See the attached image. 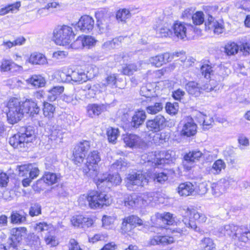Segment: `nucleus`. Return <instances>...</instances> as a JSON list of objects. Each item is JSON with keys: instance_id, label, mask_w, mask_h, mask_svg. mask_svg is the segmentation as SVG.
I'll return each mask as SVG.
<instances>
[{"instance_id": "obj_12", "label": "nucleus", "mask_w": 250, "mask_h": 250, "mask_svg": "<svg viewBox=\"0 0 250 250\" xmlns=\"http://www.w3.org/2000/svg\"><path fill=\"white\" fill-rule=\"evenodd\" d=\"M95 16L97 19L96 25L99 32L100 33L107 32L109 29V18L107 15L104 11H101L96 12Z\"/></svg>"}, {"instance_id": "obj_44", "label": "nucleus", "mask_w": 250, "mask_h": 250, "mask_svg": "<svg viewBox=\"0 0 250 250\" xmlns=\"http://www.w3.org/2000/svg\"><path fill=\"white\" fill-rule=\"evenodd\" d=\"M26 231V228L24 227L13 228L11 230V233L16 241L20 242L21 240L22 237L25 235Z\"/></svg>"}, {"instance_id": "obj_3", "label": "nucleus", "mask_w": 250, "mask_h": 250, "mask_svg": "<svg viewBox=\"0 0 250 250\" xmlns=\"http://www.w3.org/2000/svg\"><path fill=\"white\" fill-rule=\"evenodd\" d=\"M184 210L185 214L183 221L185 226L189 229L197 231V225L192 219L202 223H205L207 219V217L204 214L198 212L193 208H187L184 209Z\"/></svg>"}, {"instance_id": "obj_30", "label": "nucleus", "mask_w": 250, "mask_h": 250, "mask_svg": "<svg viewBox=\"0 0 250 250\" xmlns=\"http://www.w3.org/2000/svg\"><path fill=\"white\" fill-rule=\"evenodd\" d=\"M12 68H15L16 71H21L22 67L14 63L11 60L3 59L2 60L1 64L0 66V70L1 72L10 71Z\"/></svg>"}, {"instance_id": "obj_31", "label": "nucleus", "mask_w": 250, "mask_h": 250, "mask_svg": "<svg viewBox=\"0 0 250 250\" xmlns=\"http://www.w3.org/2000/svg\"><path fill=\"white\" fill-rule=\"evenodd\" d=\"M172 29L175 35L178 38L183 39L186 37L187 27L185 24L176 22L173 24Z\"/></svg>"}, {"instance_id": "obj_37", "label": "nucleus", "mask_w": 250, "mask_h": 250, "mask_svg": "<svg viewBox=\"0 0 250 250\" xmlns=\"http://www.w3.org/2000/svg\"><path fill=\"white\" fill-rule=\"evenodd\" d=\"M156 217L157 222H162L164 224L168 225H172L174 222L172 214L169 212L158 213L156 214Z\"/></svg>"}, {"instance_id": "obj_38", "label": "nucleus", "mask_w": 250, "mask_h": 250, "mask_svg": "<svg viewBox=\"0 0 250 250\" xmlns=\"http://www.w3.org/2000/svg\"><path fill=\"white\" fill-rule=\"evenodd\" d=\"M21 5V2L17 1L2 7L0 8V16H4L10 12L14 13L15 11H18Z\"/></svg>"}, {"instance_id": "obj_34", "label": "nucleus", "mask_w": 250, "mask_h": 250, "mask_svg": "<svg viewBox=\"0 0 250 250\" xmlns=\"http://www.w3.org/2000/svg\"><path fill=\"white\" fill-rule=\"evenodd\" d=\"M224 181V180L221 179L217 183L212 184V191L214 195L219 196L226 191L227 185H225Z\"/></svg>"}, {"instance_id": "obj_52", "label": "nucleus", "mask_w": 250, "mask_h": 250, "mask_svg": "<svg viewBox=\"0 0 250 250\" xmlns=\"http://www.w3.org/2000/svg\"><path fill=\"white\" fill-rule=\"evenodd\" d=\"M58 177L53 173H45L43 177V180L48 185H53L56 183L58 180Z\"/></svg>"}, {"instance_id": "obj_58", "label": "nucleus", "mask_w": 250, "mask_h": 250, "mask_svg": "<svg viewBox=\"0 0 250 250\" xmlns=\"http://www.w3.org/2000/svg\"><path fill=\"white\" fill-rule=\"evenodd\" d=\"M130 16V12L126 9L119 10L116 14L117 20L121 21H125L126 19L129 18Z\"/></svg>"}, {"instance_id": "obj_32", "label": "nucleus", "mask_w": 250, "mask_h": 250, "mask_svg": "<svg viewBox=\"0 0 250 250\" xmlns=\"http://www.w3.org/2000/svg\"><path fill=\"white\" fill-rule=\"evenodd\" d=\"M154 92V89L150 84L142 86L140 91L141 95L144 97V99H142V104H145L147 99L157 97L153 95Z\"/></svg>"}, {"instance_id": "obj_7", "label": "nucleus", "mask_w": 250, "mask_h": 250, "mask_svg": "<svg viewBox=\"0 0 250 250\" xmlns=\"http://www.w3.org/2000/svg\"><path fill=\"white\" fill-rule=\"evenodd\" d=\"M94 181L97 187L105 186L110 187L111 185H118L122 181L121 178L119 174H110L104 173L103 175L94 177Z\"/></svg>"}, {"instance_id": "obj_54", "label": "nucleus", "mask_w": 250, "mask_h": 250, "mask_svg": "<svg viewBox=\"0 0 250 250\" xmlns=\"http://www.w3.org/2000/svg\"><path fill=\"white\" fill-rule=\"evenodd\" d=\"M152 179L155 183L163 184L168 179V176L164 172L155 173L152 175Z\"/></svg>"}, {"instance_id": "obj_19", "label": "nucleus", "mask_w": 250, "mask_h": 250, "mask_svg": "<svg viewBox=\"0 0 250 250\" xmlns=\"http://www.w3.org/2000/svg\"><path fill=\"white\" fill-rule=\"evenodd\" d=\"M21 103L25 114H29L30 116H34L40 111L37 103L31 99H26L24 101L21 102Z\"/></svg>"}, {"instance_id": "obj_51", "label": "nucleus", "mask_w": 250, "mask_h": 250, "mask_svg": "<svg viewBox=\"0 0 250 250\" xmlns=\"http://www.w3.org/2000/svg\"><path fill=\"white\" fill-rule=\"evenodd\" d=\"M138 70V67L136 64H128L123 67L122 73L125 75H131Z\"/></svg>"}, {"instance_id": "obj_39", "label": "nucleus", "mask_w": 250, "mask_h": 250, "mask_svg": "<svg viewBox=\"0 0 250 250\" xmlns=\"http://www.w3.org/2000/svg\"><path fill=\"white\" fill-rule=\"evenodd\" d=\"M26 81L36 87H43L45 84L44 78L41 75H33L30 79H27Z\"/></svg>"}, {"instance_id": "obj_18", "label": "nucleus", "mask_w": 250, "mask_h": 250, "mask_svg": "<svg viewBox=\"0 0 250 250\" xmlns=\"http://www.w3.org/2000/svg\"><path fill=\"white\" fill-rule=\"evenodd\" d=\"M123 140L126 146L129 147H142L145 146V142L141 137L135 134L124 135Z\"/></svg>"}, {"instance_id": "obj_16", "label": "nucleus", "mask_w": 250, "mask_h": 250, "mask_svg": "<svg viewBox=\"0 0 250 250\" xmlns=\"http://www.w3.org/2000/svg\"><path fill=\"white\" fill-rule=\"evenodd\" d=\"M94 25L93 19L88 15L81 17L77 23V27L82 32L88 33L91 31Z\"/></svg>"}, {"instance_id": "obj_53", "label": "nucleus", "mask_w": 250, "mask_h": 250, "mask_svg": "<svg viewBox=\"0 0 250 250\" xmlns=\"http://www.w3.org/2000/svg\"><path fill=\"white\" fill-rule=\"evenodd\" d=\"M122 39V37H119L118 38L114 39L112 41L105 42L102 44V48L106 50L114 48L116 47V44H118V42L121 41Z\"/></svg>"}, {"instance_id": "obj_41", "label": "nucleus", "mask_w": 250, "mask_h": 250, "mask_svg": "<svg viewBox=\"0 0 250 250\" xmlns=\"http://www.w3.org/2000/svg\"><path fill=\"white\" fill-rule=\"evenodd\" d=\"M49 139L52 141H61L62 139V132L58 125H54L50 129Z\"/></svg>"}, {"instance_id": "obj_56", "label": "nucleus", "mask_w": 250, "mask_h": 250, "mask_svg": "<svg viewBox=\"0 0 250 250\" xmlns=\"http://www.w3.org/2000/svg\"><path fill=\"white\" fill-rule=\"evenodd\" d=\"M192 20L194 24L200 25L205 21L204 15L202 12H197L192 16Z\"/></svg>"}, {"instance_id": "obj_17", "label": "nucleus", "mask_w": 250, "mask_h": 250, "mask_svg": "<svg viewBox=\"0 0 250 250\" xmlns=\"http://www.w3.org/2000/svg\"><path fill=\"white\" fill-rule=\"evenodd\" d=\"M218 233L221 236H229L233 239L235 236L239 234L240 228L233 224H229L221 226L218 229Z\"/></svg>"}, {"instance_id": "obj_57", "label": "nucleus", "mask_w": 250, "mask_h": 250, "mask_svg": "<svg viewBox=\"0 0 250 250\" xmlns=\"http://www.w3.org/2000/svg\"><path fill=\"white\" fill-rule=\"evenodd\" d=\"M140 207L146 206L151 201V196L148 193H143L138 195Z\"/></svg>"}, {"instance_id": "obj_9", "label": "nucleus", "mask_w": 250, "mask_h": 250, "mask_svg": "<svg viewBox=\"0 0 250 250\" xmlns=\"http://www.w3.org/2000/svg\"><path fill=\"white\" fill-rule=\"evenodd\" d=\"M164 99L159 97H153L147 99L145 104L148 114L154 115L162 110L164 104Z\"/></svg>"}, {"instance_id": "obj_28", "label": "nucleus", "mask_w": 250, "mask_h": 250, "mask_svg": "<svg viewBox=\"0 0 250 250\" xmlns=\"http://www.w3.org/2000/svg\"><path fill=\"white\" fill-rule=\"evenodd\" d=\"M226 167L225 162L222 159H218L213 163L211 167L208 168L207 170L209 174L218 175L221 173L222 170L226 168Z\"/></svg>"}, {"instance_id": "obj_4", "label": "nucleus", "mask_w": 250, "mask_h": 250, "mask_svg": "<svg viewBox=\"0 0 250 250\" xmlns=\"http://www.w3.org/2000/svg\"><path fill=\"white\" fill-rule=\"evenodd\" d=\"M148 182L147 176L140 171L128 174L125 179L126 187L130 190H137L139 187L145 186Z\"/></svg>"}, {"instance_id": "obj_8", "label": "nucleus", "mask_w": 250, "mask_h": 250, "mask_svg": "<svg viewBox=\"0 0 250 250\" xmlns=\"http://www.w3.org/2000/svg\"><path fill=\"white\" fill-rule=\"evenodd\" d=\"M181 56V62H184L186 60V58L185 52L182 51L173 53L171 58H170V55L168 53L158 55L150 58L148 61V62L156 67H160L164 63L170 61L171 59Z\"/></svg>"}, {"instance_id": "obj_47", "label": "nucleus", "mask_w": 250, "mask_h": 250, "mask_svg": "<svg viewBox=\"0 0 250 250\" xmlns=\"http://www.w3.org/2000/svg\"><path fill=\"white\" fill-rule=\"evenodd\" d=\"M20 132L22 135H24L27 143L31 142L34 138V130L31 126L22 127Z\"/></svg>"}, {"instance_id": "obj_33", "label": "nucleus", "mask_w": 250, "mask_h": 250, "mask_svg": "<svg viewBox=\"0 0 250 250\" xmlns=\"http://www.w3.org/2000/svg\"><path fill=\"white\" fill-rule=\"evenodd\" d=\"M29 62L33 64L44 65L47 63V59L45 56L37 52L31 54Z\"/></svg>"}, {"instance_id": "obj_24", "label": "nucleus", "mask_w": 250, "mask_h": 250, "mask_svg": "<svg viewBox=\"0 0 250 250\" xmlns=\"http://www.w3.org/2000/svg\"><path fill=\"white\" fill-rule=\"evenodd\" d=\"M19 175L24 176L29 174L31 179L36 178L39 174V170L37 167H32L31 165L20 166L18 167Z\"/></svg>"}, {"instance_id": "obj_50", "label": "nucleus", "mask_w": 250, "mask_h": 250, "mask_svg": "<svg viewBox=\"0 0 250 250\" xmlns=\"http://www.w3.org/2000/svg\"><path fill=\"white\" fill-rule=\"evenodd\" d=\"M201 72L205 78L208 79L214 75L212 67L208 64H204L201 67Z\"/></svg>"}, {"instance_id": "obj_35", "label": "nucleus", "mask_w": 250, "mask_h": 250, "mask_svg": "<svg viewBox=\"0 0 250 250\" xmlns=\"http://www.w3.org/2000/svg\"><path fill=\"white\" fill-rule=\"evenodd\" d=\"M202 156V153L200 151L198 150H195L189 152L188 153L186 154L184 156V165L186 166V163H192L195 162L196 161L199 160V159Z\"/></svg>"}, {"instance_id": "obj_2", "label": "nucleus", "mask_w": 250, "mask_h": 250, "mask_svg": "<svg viewBox=\"0 0 250 250\" xmlns=\"http://www.w3.org/2000/svg\"><path fill=\"white\" fill-rule=\"evenodd\" d=\"M7 120L11 124H14L20 121L25 114L21 102L18 99H11L7 104Z\"/></svg>"}, {"instance_id": "obj_27", "label": "nucleus", "mask_w": 250, "mask_h": 250, "mask_svg": "<svg viewBox=\"0 0 250 250\" xmlns=\"http://www.w3.org/2000/svg\"><path fill=\"white\" fill-rule=\"evenodd\" d=\"M201 85L195 82L191 81L185 85L188 93L194 97H199L201 94Z\"/></svg>"}, {"instance_id": "obj_60", "label": "nucleus", "mask_w": 250, "mask_h": 250, "mask_svg": "<svg viewBox=\"0 0 250 250\" xmlns=\"http://www.w3.org/2000/svg\"><path fill=\"white\" fill-rule=\"evenodd\" d=\"M35 229L38 232H43L51 229L52 226L51 224H48L46 222H39L36 224Z\"/></svg>"}, {"instance_id": "obj_42", "label": "nucleus", "mask_w": 250, "mask_h": 250, "mask_svg": "<svg viewBox=\"0 0 250 250\" xmlns=\"http://www.w3.org/2000/svg\"><path fill=\"white\" fill-rule=\"evenodd\" d=\"M104 105L93 104L87 106V113L89 116L93 117L98 116L103 111Z\"/></svg>"}, {"instance_id": "obj_45", "label": "nucleus", "mask_w": 250, "mask_h": 250, "mask_svg": "<svg viewBox=\"0 0 250 250\" xmlns=\"http://www.w3.org/2000/svg\"><path fill=\"white\" fill-rule=\"evenodd\" d=\"M240 48V46L239 47L234 42H229L225 45V52L229 56L234 55L238 52Z\"/></svg>"}, {"instance_id": "obj_26", "label": "nucleus", "mask_w": 250, "mask_h": 250, "mask_svg": "<svg viewBox=\"0 0 250 250\" xmlns=\"http://www.w3.org/2000/svg\"><path fill=\"white\" fill-rule=\"evenodd\" d=\"M174 242V240L172 237L156 235L150 239L149 243L152 245H161L165 246L172 244Z\"/></svg>"}, {"instance_id": "obj_22", "label": "nucleus", "mask_w": 250, "mask_h": 250, "mask_svg": "<svg viewBox=\"0 0 250 250\" xmlns=\"http://www.w3.org/2000/svg\"><path fill=\"white\" fill-rule=\"evenodd\" d=\"M9 143L14 148L17 149H21L25 147V145L28 143L24 135H22L20 132L10 137Z\"/></svg>"}, {"instance_id": "obj_25", "label": "nucleus", "mask_w": 250, "mask_h": 250, "mask_svg": "<svg viewBox=\"0 0 250 250\" xmlns=\"http://www.w3.org/2000/svg\"><path fill=\"white\" fill-rule=\"evenodd\" d=\"M165 151L160 152H155L153 154V152L149 153L148 157H154V158H149L147 160V163H151L152 166L156 167L165 164Z\"/></svg>"}, {"instance_id": "obj_14", "label": "nucleus", "mask_w": 250, "mask_h": 250, "mask_svg": "<svg viewBox=\"0 0 250 250\" xmlns=\"http://www.w3.org/2000/svg\"><path fill=\"white\" fill-rule=\"evenodd\" d=\"M60 77L63 82L72 81L76 83H83L86 80L85 74L82 71H73L70 74L66 75L64 72L60 73Z\"/></svg>"}, {"instance_id": "obj_23", "label": "nucleus", "mask_w": 250, "mask_h": 250, "mask_svg": "<svg viewBox=\"0 0 250 250\" xmlns=\"http://www.w3.org/2000/svg\"><path fill=\"white\" fill-rule=\"evenodd\" d=\"M177 191L180 196L194 195L195 187L191 183L187 182L180 184Z\"/></svg>"}, {"instance_id": "obj_5", "label": "nucleus", "mask_w": 250, "mask_h": 250, "mask_svg": "<svg viewBox=\"0 0 250 250\" xmlns=\"http://www.w3.org/2000/svg\"><path fill=\"white\" fill-rule=\"evenodd\" d=\"M100 161L101 157L99 153L96 150L91 152L86 158V168H83V172L87 176L93 178L97 177L98 175V165Z\"/></svg>"}, {"instance_id": "obj_10", "label": "nucleus", "mask_w": 250, "mask_h": 250, "mask_svg": "<svg viewBox=\"0 0 250 250\" xmlns=\"http://www.w3.org/2000/svg\"><path fill=\"white\" fill-rule=\"evenodd\" d=\"M89 148L90 143L87 141L81 142L75 146L73 153V160L76 165L81 164L83 162L85 154Z\"/></svg>"}, {"instance_id": "obj_55", "label": "nucleus", "mask_w": 250, "mask_h": 250, "mask_svg": "<svg viewBox=\"0 0 250 250\" xmlns=\"http://www.w3.org/2000/svg\"><path fill=\"white\" fill-rule=\"evenodd\" d=\"M241 231H239V234L235 236L234 239H238L239 241L246 242L249 240H250V231L249 230H243L240 228Z\"/></svg>"}, {"instance_id": "obj_62", "label": "nucleus", "mask_w": 250, "mask_h": 250, "mask_svg": "<svg viewBox=\"0 0 250 250\" xmlns=\"http://www.w3.org/2000/svg\"><path fill=\"white\" fill-rule=\"evenodd\" d=\"M127 165V164L126 162L122 159H120L116 161L114 164H113L112 165V167L113 169H116L117 170H124L125 169Z\"/></svg>"}, {"instance_id": "obj_15", "label": "nucleus", "mask_w": 250, "mask_h": 250, "mask_svg": "<svg viewBox=\"0 0 250 250\" xmlns=\"http://www.w3.org/2000/svg\"><path fill=\"white\" fill-rule=\"evenodd\" d=\"M143 225L142 220L138 216L130 215L124 219L122 223V229L125 231H129L136 226Z\"/></svg>"}, {"instance_id": "obj_6", "label": "nucleus", "mask_w": 250, "mask_h": 250, "mask_svg": "<svg viewBox=\"0 0 250 250\" xmlns=\"http://www.w3.org/2000/svg\"><path fill=\"white\" fill-rule=\"evenodd\" d=\"M89 207L92 209L102 208L104 206H109L111 199L108 195L97 191L89 192Z\"/></svg>"}, {"instance_id": "obj_29", "label": "nucleus", "mask_w": 250, "mask_h": 250, "mask_svg": "<svg viewBox=\"0 0 250 250\" xmlns=\"http://www.w3.org/2000/svg\"><path fill=\"white\" fill-rule=\"evenodd\" d=\"M146 117V116L145 111L139 110L136 111L132 118V125L134 127H138L143 124Z\"/></svg>"}, {"instance_id": "obj_59", "label": "nucleus", "mask_w": 250, "mask_h": 250, "mask_svg": "<svg viewBox=\"0 0 250 250\" xmlns=\"http://www.w3.org/2000/svg\"><path fill=\"white\" fill-rule=\"evenodd\" d=\"M208 190V184L205 182L200 183L197 187L195 188L194 195H204Z\"/></svg>"}, {"instance_id": "obj_61", "label": "nucleus", "mask_w": 250, "mask_h": 250, "mask_svg": "<svg viewBox=\"0 0 250 250\" xmlns=\"http://www.w3.org/2000/svg\"><path fill=\"white\" fill-rule=\"evenodd\" d=\"M83 40L84 48H89L94 46L96 42V41L94 38L89 36L83 37Z\"/></svg>"}, {"instance_id": "obj_36", "label": "nucleus", "mask_w": 250, "mask_h": 250, "mask_svg": "<svg viewBox=\"0 0 250 250\" xmlns=\"http://www.w3.org/2000/svg\"><path fill=\"white\" fill-rule=\"evenodd\" d=\"M124 204L125 207L129 208L140 207L138 194L133 193L126 197Z\"/></svg>"}, {"instance_id": "obj_40", "label": "nucleus", "mask_w": 250, "mask_h": 250, "mask_svg": "<svg viewBox=\"0 0 250 250\" xmlns=\"http://www.w3.org/2000/svg\"><path fill=\"white\" fill-rule=\"evenodd\" d=\"M64 87L62 86H54L48 91V99L50 101H54L57 97L63 92Z\"/></svg>"}, {"instance_id": "obj_1", "label": "nucleus", "mask_w": 250, "mask_h": 250, "mask_svg": "<svg viewBox=\"0 0 250 250\" xmlns=\"http://www.w3.org/2000/svg\"><path fill=\"white\" fill-rule=\"evenodd\" d=\"M74 36L72 27L68 25H59L53 31V38L56 43L66 45L70 43Z\"/></svg>"}, {"instance_id": "obj_49", "label": "nucleus", "mask_w": 250, "mask_h": 250, "mask_svg": "<svg viewBox=\"0 0 250 250\" xmlns=\"http://www.w3.org/2000/svg\"><path fill=\"white\" fill-rule=\"evenodd\" d=\"M119 131L118 128L110 127L107 128V135L109 141L112 143H115L119 136Z\"/></svg>"}, {"instance_id": "obj_21", "label": "nucleus", "mask_w": 250, "mask_h": 250, "mask_svg": "<svg viewBox=\"0 0 250 250\" xmlns=\"http://www.w3.org/2000/svg\"><path fill=\"white\" fill-rule=\"evenodd\" d=\"M205 25L208 29L213 30L216 34H219L223 32L224 26L222 21H217L211 16H209L207 21H205Z\"/></svg>"}, {"instance_id": "obj_11", "label": "nucleus", "mask_w": 250, "mask_h": 250, "mask_svg": "<svg viewBox=\"0 0 250 250\" xmlns=\"http://www.w3.org/2000/svg\"><path fill=\"white\" fill-rule=\"evenodd\" d=\"M181 125H183L180 131L181 136L190 137L196 134L197 125L191 118L187 117L181 122Z\"/></svg>"}, {"instance_id": "obj_20", "label": "nucleus", "mask_w": 250, "mask_h": 250, "mask_svg": "<svg viewBox=\"0 0 250 250\" xmlns=\"http://www.w3.org/2000/svg\"><path fill=\"white\" fill-rule=\"evenodd\" d=\"M212 79L217 82L223 81L230 73V70L224 65L220 64L215 68Z\"/></svg>"}, {"instance_id": "obj_13", "label": "nucleus", "mask_w": 250, "mask_h": 250, "mask_svg": "<svg viewBox=\"0 0 250 250\" xmlns=\"http://www.w3.org/2000/svg\"><path fill=\"white\" fill-rule=\"evenodd\" d=\"M165 122L166 119L164 117L159 115L154 119L149 120L146 122V127L149 131L157 132L164 128Z\"/></svg>"}, {"instance_id": "obj_48", "label": "nucleus", "mask_w": 250, "mask_h": 250, "mask_svg": "<svg viewBox=\"0 0 250 250\" xmlns=\"http://www.w3.org/2000/svg\"><path fill=\"white\" fill-rule=\"evenodd\" d=\"M11 222L13 224H21L26 221L24 215L20 214L17 211H13L10 215Z\"/></svg>"}, {"instance_id": "obj_63", "label": "nucleus", "mask_w": 250, "mask_h": 250, "mask_svg": "<svg viewBox=\"0 0 250 250\" xmlns=\"http://www.w3.org/2000/svg\"><path fill=\"white\" fill-rule=\"evenodd\" d=\"M167 112L169 114H175L178 110V104L177 103H168L166 106Z\"/></svg>"}, {"instance_id": "obj_46", "label": "nucleus", "mask_w": 250, "mask_h": 250, "mask_svg": "<svg viewBox=\"0 0 250 250\" xmlns=\"http://www.w3.org/2000/svg\"><path fill=\"white\" fill-rule=\"evenodd\" d=\"M43 113L45 117L48 119L52 118L54 116L55 107L52 104L48 103H44L43 104Z\"/></svg>"}, {"instance_id": "obj_43", "label": "nucleus", "mask_w": 250, "mask_h": 250, "mask_svg": "<svg viewBox=\"0 0 250 250\" xmlns=\"http://www.w3.org/2000/svg\"><path fill=\"white\" fill-rule=\"evenodd\" d=\"M200 246L201 250H213L215 247L213 240L208 237L202 239Z\"/></svg>"}, {"instance_id": "obj_64", "label": "nucleus", "mask_w": 250, "mask_h": 250, "mask_svg": "<svg viewBox=\"0 0 250 250\" xmlns=\"http://www.w3.org/2000/svg\"><path fill=\"white\" fill-rule=\"evenodd\" d=\"M115 220V218L113 217L104 215L102 218V226L106 229L110 228V226L113 224Z\"/></svg>"}]
</instances>
